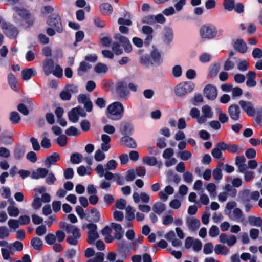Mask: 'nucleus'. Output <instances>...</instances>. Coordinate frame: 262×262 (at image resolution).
Instances as JSON below:
<instances>
[{"mask_svg":"<svg viewBox=\"0 0 262 262\" xmlns=\"http://www.w3.org/2000/svg\"><path fill=\"white\" fill-rule=\"evenodd\" d=\"M214 252L217 254L227 255L229 253V250L227 247H215L214 249Z\"/></svg>","mask_w":262,"mask_h":262,"instance_id":"obj_56","label":"nucleus"},{"mask_svg":"<svg viewBox=\"0 0 262 262\" xmlns=\"http://www.w3.org/2000/svg\"><path fill=\"white\" fill-rule=\"evenodd\" d=\"M59 160V155L57 152L53 153L52 155L48 156L45 160V165L49 168L52 164H54Z\"/></svg>","mask_w":262,"mask_h":262,"instance_id":"obj_28","label":"nucleus"},{"mask_svg":"<svg viewBox=\"0 0 262 262\" xmlns=\"http://www.w3.org/2000/svg\"><path fill=\"white\" fill-rule=\"evenodd\" d=\"M186 224L191 231L197 230L200 226L199 220L193 217H187L186 219Z\"/></svg>","mask_w":262,"mask_h":262,"instance_id":"obj_18","label":"nucleus"},{"mask_svg":"<svg viewBox=\"0 0 262 262\" xmlns=\"http://www.w3.org/2000/svg\"><path fill=\"white\" fill-rule=\"evenodd\" d=\"M114 38L117 41H119L120 45H121L124 49V50L127 53H130L132 50V45L129 39L120 34H115Z\"/></svg>","mask_w":262,"mask_h":262,"instance_id":"obj_13","label":"nucleus"},{"mask_svg":"<svg viewBox=\"0 0 262 262\" xmlns=\"http://www.w3.org/2000/svg\"><path fill=\"white\" fill-rule=\"evenodd\" d=\"M95 71L99 74L106 73L107 71V66L102 63H98L96 64L94 68Z\"/></svg>","mask_w":262,"mask_h":262,"instance_id":"obj_37","label":"nucleus"},{"mask_svg":"<svg viewBox=\"0 0 262 262\" xmlns=\"http://www.w3.org/2000/svg\"><path fill=\"white\" fill-rule=\"evenodd\" d=\"M163 39L165 43L168 44L172 40L173 33L172 29L171 28L167 27H165L163 29Z\"/></svg>","mask_w":262,"mask_h":262,"instance_id":"obj_25","label":"nucleus"},{"mask_svg":"<svg viewBox=\"0 0 262 262\" xmlns=\"http://www.w3.org/2000/svg\"><path fill=\"white\" fill-rule=\"evenodd\" d=\"M25 154V149L23 147H17L14 151V156L15 159H20L23 157Z\"/></svg>","mask_w":262,"mask_h":262,"instance_id":"obj_49","label":"nucleus"},{"mask_svg":"<svg viewBox=\"0 0 262 262\" xmlns=\"http://www.w3.org/2000/svg\"><path fill=\"white\" fill-rule=\"evenodd\" d=\"M143 161L149 166H155L157 163V159L155 157L146 156L143 158Z\"/></svg>","mask_w":262,"mask_h":262,"instance_id":"obj_45","label":"nucleus"},{"mask_svg":"<svg viewBox=\"0 0 262 262\" xmlns=\"http://www.w3.org/2000/svg\"><path fill=\"white\" fill-rule=\"evenodd\" d=\"M229 218L235 221L241 222L244 225H246L247 222L245 221L244 215L242 211L238 208H234L232 211H230L229 213Z\"/></svg>","mask_w":262,"mask_h":262,"instance_id":"obj_11","label":"nucleus"},{"mask_svg":"<svg viewBox=\"0 0 262 262\" xmlns=\"http://www.w3.org/2000/svg\"><path fill=\"white\" fill-rule=\"evenodd\" d=\"M94 158L96 161H101L105 159V155L100 149H98L95 152Z\"/></svg>","mask_w":262,"mask_h":262,"instance_id":"obj_64","label":"nucleus"},{"mask_svg":"<svg viewBox=\"0 0 262 262\" xmlns=\"http://www.w3.org/2000/svg\"><path fill=\"white\" fill-rule=\"evenodd\" d=\"M238 103L241 108L249 116H254L255 115L256 112L251 102L241 100Z\"/></svg>","mask_w":262,"mask_h":262,"instance_id":"obj_16","label":"nucleus"},{"mask_svg":"<svg viewBox=\"0 0 262 262\" xmlns=\"http://www.w3.org/2000/svg\"><path fill=\"white\" fill-rule=\"evenodd\" d=\"M71 235L68 236L67 238L68 244L71 245H76L79 244V240L81 238V233L80 230L77 227H75L71 231Z\"/></svg>","mask_w":262,"mask_h":262,"instance_id":"obj_14","label":"nucleus"},{"mask_svg":"<svg viewBox=\"0 0 262 262\" xmlns=\"http://www.w3.org/2000/svg\"><path fill=\"white\" fill-rule=\"evenodd\" d=\"M47 23L49 26L53 27L57 32L61 33L63 31L61 17L58 14L54 13L49 16Z\"/></svg>","mask_w":262,"mask_h":262,"instance_id":"obj_8","label":"nucleus"},{"mask_svg":"<svg viewBox=\"0 0 262 262\" xmlns=\"http://www.w3.org/2000/svg\"><path fill=\"white\" fill-rule=\"evenodd\" d=\"M124 114V107L119 102H115L110 104L106 110V115L108 119L113 121L120 120Z\"/></svg>","mask_w":262,"mask_h":262,"instance_id":"obj_2","label":"nucleus"},{"mask_svg":"<svg viewBox=\"0 0 262 262\" xmlns=\"http://www.w3.org/2000/svg\"><path fill=\"white\" fill-rule=\"evenodd\" d=\"M213 177L216 182H219L222 178L221 168L217 167L212 172Z\"/></svg>","mask_w":262,"mask_h":262,"instance_id":"obj_54","label":"nucleus"},{"mask_svg":"<svg viewBox=\"0 0 262 262\" xmlns=\"http://www.w3.org/2000/svg\"><path fill=\"white\" fill-rule=\"evenodd\" d=\"M87 242L90 245H93L95 241L99 238V234L98 232L94 233H87Z\"/></svg>","mask_w":262,"mask_h":262,"instance_id":"obj_50","label":"nucleus"},{"mask_svg":"<svg viewBox=\"0 0 262 262\" xmlns=\"http://www.w3.org/2000/svg\"><path fill=\"white\" fill-rule=\"evenodd\" d=\"M14 13L13 15L14 21L17 24L22 25V21L18 18L19 16L22 20L25 21L29 27L34 23V19L32 17L29 11L24 8L15 6L13 8Z\"/></svg>","mask_w":262,"mask_h":262,"instance_id":"obj_1","label":"nucleus"},{"mask_svg":"<svg viewBox=\"0 0 262 262\" xmlns=\"http://www.w3.org/2000/svg\"><path fill=\"white\" fill-rule=\"evenodd\" d=\"M252 56L254 59H260L262 57V50L258 48H254L252 52Z\"/></svg>","mask_w":262,"mask_h":262,"instance_id":"obj_61","label":"nucleus"},{"mask_svg":"<svg viewBox=\"0 0 262 262\" xmlns=\"http://www.w3.org/2000/svg\"><path fill=\"white\" fill-rule=\"evenodd\" d=\"M151 64L155 66H160L163 60L161 54L157 49H154L150 53Z\"/></svg>","mask_w":262,"mask_h":262,"instance_id":"obj_23","label":"nucleus"},{"mask_svg":"<svg viewBox=\"0 0 262 262\" xmlns=\"http://www.w3.org/2000/svg\"><path fill=\"white\" fill-rule=\"evenodd\" d=\"M116 90L121 98H126L129 95V91L127 90V84L123 81L117 83Z\"/></svg>","mask_w":262,"mask_h":262,"instance_id":"obj_17","label":"nucleus"},{"mask_svg":"<svg viewBox=\"0 0 262 262\" xmlns=\"http://www.w3.org/2000/svg\"><path fill=\"white\" fill-rule=\"evenodd\" d=\"M8 81L11 88L15 91H18V82L15 76L12 74L10 73L8 76Z\"/></svg>","mask_w":262,"mask_h":262,"instance_id":"obj_32","label":"nucleus"},{"mask_svg":"<svg viewBox=\"0 0 262 262\" xmlns=\"http://www.w3.org/2000/svg\"><path fill=\"white\" fill-rule=\"evenodd\" d=\"M2 29L4 34L10 38H16L19 33L17 28L9 23H3Z\"/></svg>","mask_w":262,"mask_h":262,"instance_id":"obj_9","label":"nucleus"},{"mask_svg":"<svg viewBox=\"0 0 262 262\" xmlns=\"http://www.w3.org/2000/svg\"><path fill=\"white\" fill-rule=\"evenodd\" d=\"M59 226L61 228L64 229L68 233H70L72 230L76 227V226L72 224L62 222L59 223Z\"/></svg>","mask_w":262,"mask_h":262,"instance_id":"obj_46","label":"nucleus"},{"mask_svg":"<svg viewBox=\"0 0 262 262\" xmlns=\"http://www.w3.org/2000/svg\"><path fill=\"white\" fill-rule=\"evenodd\" d=\"M219 238L222 243L227 244L228 246L234 245L237 241L236 237L235 235H228L225 233L221 234L219 236Z\"/></svg>","mask_w":262,"mask_h":262,"instance_id":"obj_19","label":"nucleus"},{"mask_svg":"<svg viewBox=\"0 0 262 262\" xmlns=\"http://www.w3.org/2000/svg\"><path fill=\"white\" fill-rule=\"evenodd\" d=\"M83 156L79 153L73 154L70 157V161L73 164H78L82 161Z\"/></svg>","mask_w":262,"mask_h":262,"instance_id":"obj_42","label":"nucleus"},{"mask_svg":"<svg viewBox=\"0 0 262 262\" xmlns=\"http://www.w3.org/2000/svg\"><path fill=\"white\" fill-rule=\"evenodd\" d=\"M203 93L207 99L213 100L217 97V90L215 86L209 84L205 86Z\"/></svg>","mask_w":262,"mask_h":262,"instance_id":"obj_12","label":"nucleus"},{"mask_svg":"<svg viewBox=\"0 0 262 262\" xmlns=\"http://www.w3.org/2000/svg\"><path fill=\"white\" fill-rule=\"evenodd\" d=\"M249 66V63L245 60L240 61L237 62V69L242 72L246 71L248 70Z\"/></svg>","mask_w":262,"mask_h":262,"instance_id":"obj_48","label":"nucleus"},{"mask_svg":"<svg viewBox=\"0 0 262 262\" xmlns=\"http://www.w3.org/2000/svg\"><path fill=\"white\" fill-rule=\"evenodd\" d=\"M195 84L192 82H185L179 83L175 89V93L178 96H182L193 91Z\"/></svg>","mask_w":262,"mask_h":262,"instance_id":"obj_7","label":"nucleus"},{"mask_svg":"<svg viewBox=\"0 0 262 262\" xmlns=\"http://www.w3.org/2000/svg\"><path fill=\"white\" fill-rule=\"evenodd\" d=\"M248 220L249 224L252 226L260 227L262 225V220L259 217L249 216Z\"/></svg>","mask_w":262,"mask_h":262,"instance_id":"obj_34","label":"nucleus"},{"mask_svg":"<svg viewBox=\"0 0 262 262\" xmlns=\"http://www.w3.org/2000/svg\"><path fill=\"white\" fill-rule=\"evenodd\" d=\"M126 218L128 221H132L135 218V210L130 206L125 208Z\"/></svg>","mask_w":262,"mask_h":262,"instance_id":"obj_41","label":"nucleus"},{"mask_svg":"<svg viewBox=\"0 0 262 262\" xmlns=\"http://www.w3.org/2000/svg\"><path fill=\"white\" fill-rule=\"evenodd\" d=\"M119 129L121 134L125 136L132 134L133 127L129 122L122 121L120 124Z\"/></svg>","mask_w":262,"mask_h":262,"instance_id":"obj_22","label":"nucleus"},{"mask_svg":"<svg viewBox=\"0 0 262 262\" xmlns=\"http://www.w3.org/2000/svg\"><path fill=\"white\" fill-rule=\"evenodd\" d=\"M220 69V64L216 63L210 67L209 71L208 73L209 76L211 78L215 77L219 73Z\"/></svg>","mask_w":262,"mask_h":262,"instance_id":"obj_33","label":"nucleus"},{"mask_svg":"<svg viewBox=\"0 0 262 262\" xmlns=\"http://www.w3.org/2000/svg\"><path fill=\"white\" fill-rule=\"evenodd\" d=\"M56 141L59 146L63 147L67 144V137L64 135H61L58 137Z\"/></svg>","mask_w":262,"mask_h":262,"instance_id":"obj_60","label":"nucleus"},{"mask_svg":"<svg viewBox=\"0 0 262 262\" xmlns=\"http://www.w3.org/2000/svg\"><path fill=\"white\" fill-rule=\"evenodd\" d=\"M66 238V234L61 230L56 231L55 234L53 233L48 234L45 238L46 243L49 245H55L57 246L64 241Z\"/></svg>","mask_w":262,"mask_h":262,"instance_id":"obj_4","label":"nucleus"},{"mask_svg":"<svg viewBox=\"0 0 262 262\" xmlns=\"http://www.w3.org/2000/svg\"><path fill=\"white\" fill-rule=\"evenodd\" d=\"M202 115L198 118V122L200 124L205 122L207 119L211 118L213 113L211 107L208 105L203 106L202 108Z\"/></svg>","mask_w":262,"mask_h":262,"instance_id":"obj_15","label":"nucleus"},{"mask_svg":"<svg viewBox=\"0 0 262 262\" xmlns=\"http://www.w3.org/2000/svg\"><path fill=\"white\" fill-rule=\"evenodd\" d=\"M12 247H6L2 248L1 252L3 257L5 260H8L10 258V254L12 250Z\"/></svg>","mask_w":262,"mask_h":262,"instance_id":"obj_47","label":"nucleus"},{"mask_svg":"<svg viewBox=\"0 0 262 262\" xmlns=\"http://www.w3.org/2000/svg\"><path fill=\"white\" fill-rule=\"evenodd\" d=\"M92 169L90 167L86 168L84 166H81L77 168V173L81 176H83L85 174L89 175L91 173Z\"/></svg>","mask_w":262,"mask_h":262,"instance_id":"obj_43","label":"nucleus"},{"mask_svg":"<svg viewBox=\"0 0 262 262\" xmlns=\"http://www.w3.org/2000/svg\"><path fill=\"white\" fill-rule=\"evenodd\" d=\"M121 142L124 146L128 148H135L137 147V144L135 141L128 136L122 137Z\"/></svg>","mask_w":262,"mask_h":262,"instance_id":"obj_27","label":"nucleus"},{"mask_svg":"<svg viewBox=\"0 0 262 262\" xmlns=\"http://www.w3.org/2000/svg\"><path fill=\"white\" fill-rule=\"evenodd\" d=\"M201 37L203 39H212L217 34L216 27L212 24H208L203 25L200 29Z\"/></svg>","mask_w":262,"mask_h":262,"instance_id":"obj_5","label":"nucleus"},{"mask_svg":"<svg viewBox=\"0 0 262 262\" xmlns=\"http://www.w3.org/2000/svg\"><path fill=\"white\" fill-rule=\"evenodd\" d=\"M152 209L156 213L161 214L165 210L166 207L163 203L157 202L154 205Z\"/></svg>","mask_w":262,"mask_h":262,"instance_id":"obj_36","label":"nucleus"},{"mask_svg":"<svg viewBox=\"0 0 262 262\" xmlns=\"http://www.w3.org/2000/svg\"><path fill=\"white\" fill-rule=\"evenodd\" d=\"M135 171L134 169H130L126 172L125 179L126 181H132L135 179Z\"/></svg>","mask_w":262,"mask_h":262,"instance_id":"obj_62","label":"nucleus"},{"mask_svg":"<svg viewBox=\"0 0 262 262\" xmlns=\"http://www.w3.org/2000/svg\"><path fill=\"white\" fill-rule=\"evenodd\" d=\"M104 250V247H97V250L93 247H89L84 251V256L86 258L94 256L86 261V262H103L104 254L98 251Z\"/></svg>","mask_w":262,"mask_h":262,"instance_id":"obj_3","label":"nucleus"},{"mask_svg":"<svg viewBox=\"0 0 262 262\" xmlns=\"http://www.w3.org/2000/svg\"><path fill=\"white\" fill-rule=\"evenodd\" d=\"M112 230L108 226H106L101 231V233L104 236V240L107 244H110L114 239L120 240L123 236V232H115L114 236L112 235Z\"/></svg>","mask_w":262,"mask_h":262,"instance_id":"obj_6","label":"nucleus"},{"mask_svg":"<svg viewBox=\"0 0 262 262\" xmlns=\"http://www.w3.org/2000/svg\"><path fill=\"white\" fill-rule=\"evenodd\" d=\"M43 71L46 76H49L53 72L54 64L51 59L46 58L42 62Z\"/></svg>","mask_w":262,"mask_h":262,"instance_id":"obj_21","label":"nucleus"},{"mask_svg":"<svg viewBox=\"0 0 262 262\" xmlns=\"http://www.w3.org/2000/svg\"><path fill=\"white\" fill-rule=\"evenodd\" d=\"M9 119L13 124L18 123L21 119L19 114L16 111L12 112L10 113Z\"/></svg>","mask_w":262,"mask_h":262,"instance_id":"obj_40","label":"nucleus"},{"mask_svg":"<svg viewBox=\"0 0 262 262\" xmlns=\"http://www.w3.org/2000/svg\"><path fill=\"white\" fill-rule=\"evenodd\" d=\"M211 55L209 53H204L199 56V60L202 63H206L210 61L211 59Z\"/></svg>","mask_w":262,"mask_h":262,"instance_id":"obj_55","label":"nucleus"},{"mask_svg":"<svg viewBox=\"0 0 262 262\" xmlns=\"http://www.w3.org/2000/svg\"><path fill=\"white\" fill-rule=\"evenodd\" d=\"M234 48L235 50L242 54L246 53L247 50V45L242 39H237L235 41Z\"/></svg>","mask_w":262,"mask_h":262,"instance_id":"obj_26","label":"nucleus"},{"mask_svg":"<svg viewBox=\"0 0 262 262\" xmlns=\"http://www.w3.org/2000/svg\"><path fill=\"white\" fill-rule=\"evenodd\" d=\"M235 6L234 0H225L224 2V8L228 11H232Z\"/></svg>","mask_w":262,"mask_h":262,"instance_id":"obj_51","label":"nucleus"},{"mask_svg":"<svg viewBox=\"0 0 262 262\" xmlns=\"http://www.w3.org/2000/svg\"><path fill=\"white\" fill-rule=\"evenodd\" d=\"M178 156L184 161L189 160L191 157V153L188 150L180 151L178 153Z\"/></svg>","mask_w":262,"mask_h":262,"instance_id":"obj_53","label":"nucleus"},{"mask_svg":"<svg viewBox=\"0 0 262 262\" xmlns=\"http://www.w3.org/2000/svg\"><path fill=\"white\" fill-rule=\"evenodd\" d=\"M185 246H202V243L198 239H193L191 237H188L185 239Z\"/></svg>","mask_w":262,"mask_h":262,"instance_id":"obj_38","label":"nucleus"},{"mask_svg":"<svg viewBox=\"0 0 262 262\" xmlns=\"http://www.w3.org/2000/svg\"><path fill=\"white\" fill-rule=\"evenodd\" d=\"M206 189L208 191L211 197L215 198L216 195V186L212 183L208 184L206 186Z\"/></svg>","mask_w":262,"mask_h":262,"instance_id":"obj_39","label":"nucleus"},{"mask_svg":"<svg viewBox=\"0 0 262 262\" xmlns=\"http://www.w3.org/2000/svg\"><path fill=\"white\" fill-rule=\"evenodd\" d=\"M100 11L105 15H110L113 12V7L111 4L107 3L101 4L100 5Z\"/></svg>","mask_w":262,"mask_h":262,"instance_id":"obj_29","label":"nucleus"},{"mask_svg":"<svg viewBox=\"0 0 262 262\" xmlns=\"http://www.w3.org/2000/svg\"><path fill=\"white\" fill-rule=\"evenodd\" d=\"M10 233L9 229L6 226L0 227V238L4 239L7 237Z\"/></svg>","mask_w":262,"mask_h":262,"instance_id":"obj_59","label":"nucleus"},{"mask_svg":"<svg viewBox=\"0 0 262 262\" xmlns=\"http://www.w3.org/2000/svg\"><path fill=\"white\" fill-rule=\"evenodd\" d=\"M238 199L242 203L250 201V190L244 189L239 192Z\"/></svg>","mask_w":262,"mask_h":262,"instance_id":"obj_31","label":"nucleus"},{"mask_svg":"<svg viewBox=\"0 0 262 262\" xmlns=\"http://www.w3.org/2000/svg\"><path fill=\"white\" fill-rule=\"evenodd\" d=\"M85 117L86 113L83 109L80 106L73 108L68 113V117L70 121L73 122H77L79 120V116Z\"/></svg>","mask_w":262,"mask_h":262,"instance_id":"obj_10","label":"nucleus"},{"mask_svg":"<svg viewBox=\"0 0 262 262\" xmlns=\"http://www.w3.org/2000/svg\"><path fill=\"white\" fill-rule=\"evenodd\" d=\"M36 74V71L34 68H29L21 71L22 78L24 80H28L32 76H34Z\"/></svg>","mask_w":262,"mask_h":262,"instance_id":"obj_30","label":"nucleus"},{"mask_svg":"<svg viewBox=\"0 0 262 262\" xmlns=\"http://www.w3.org/2000/svg\"><path fill=\"white\" fill-rule=\"evenodd\" d=\"M48 172L49 170L45 168H38L32 172L31 177L33 179L44 178Z\"/></svg>","mask_w":262,"mask_h":262,"instance_id":"obj_24","label":"nucleus"},{"mask_svg":"<svg viewBox=\"0 0 262 262\" xmlns=\"http://www.w3.org/2000/svg\"><path fill=\"white\" fill-rule=\"evenodd\" d=\"M65 89L71 95L72 94H76L78 92V88L75 84L67 85Z\"/></svg>","mask_w":262,"mask_h":262,"instance_id":"obj_63","label":"nucleus"},{"mask_svg":"<svg viewBox=\"0 0 262 262\" xmlns=\"http://www.w3.org/2000/svg\"><path fill=\"white\" fill-rule=\"evenodd\" d=\"M91 66L90 64L87 63L84 61L81 62L77 70L78 74L80 76L83 75L87 70L91 68Z\"/></svg>","mask_w":262,"mask_h":262,"instance_id":"obj_35","label":"nucleus"},{"mask_svg":"<svg viewBox=\"0 0 262 262\" xmlns=\"http://www.w3.org/2000/svg\"><path fill=\"white\" fill-rule=\"evenodd\" d=\"M244 181L246 182H249L252 180L254 177L255 173L254 171H246L244 173Z\"/></svg>","mask_w":262,"mask_h":262,"instance_id":"obj_58","label":"nucleus"},{"mask_svg":"<svg viewBox=\"0 0 262 262\" xmlns=\"http://www.w3.org/2000/svg\"><path fill=\"white\" fill-rule=\"evenodd\" d=\"M228 112L230 118L233 120L236 121L239 119L241 111L237 104L231 105L228 107Z\"/></svg>","mask_w":262,"mask_h":262,"instance_id":"obj_20","label":"nucleus"},{"mask_svg":"<svg viewBox=\"0 0 262 262\" xmlns=\"http://www.w3.org/2000/svg\"><path fill=\"white\" fill-rule=\"evenodd\" d=\"M8 225L10 229L15 230L19 227V223L18 220L15 219H10L8 221Z\"/></svg>","mask_w":262,"mask_h":262,"instance_id":"obj_57","label":"nucleus"},{"mask_svg":"<svg viewBox=\"0 0 262 262\" xmlns=\"http://www.w3.org/2000/svg\"><path fill=\"white\" fill-rule=\"evenodd\" d=\"M117 163L114 160H111L107 162L106 164L105 165V170H114L117 167Z\"/></svg>","mask_w":262,"mask_h":262,"instance_id":"obj_52","label":"nucleus"},{"mask_svg":"<svg viewBox=\"0 0 262 262\" xmlns=\"http://www.w3.org/2000/svg\"><path fill=\"white\" fill-rule=\"evenodd\" d=\"M9 215L11 216H17L19 213V209L14 205H10L7 208Z\"/></svg>","mask_w":262,"mask_h":262,"instance_id":"obj_44","label":"nucleus"}]
</instances>
